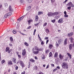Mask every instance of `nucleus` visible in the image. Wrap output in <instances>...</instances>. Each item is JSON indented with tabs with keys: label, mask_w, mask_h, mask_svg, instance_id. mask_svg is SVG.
Masks as SVG:
<instances>
[{
	"label": "nucleus",
	"mask_w": 74,
	"mask_h": 74,
	"mask_svg": "<svg viewBox=\"0 0 74 74\" xmlns=\"http://www.w3.org/2000/svg\"><path fill=\"white\" fill-rule=\"evenodd\" d=\"M51 66H52V67H54L55 66L54 64H51Z\"/></svg>",
	"instance_id": "13d9d810"
},
{
	"label": "nucleus",
	"mask_w": 74,
	"mask_h": 74,
	"mask_svg": "<svg viewBox=\"0 0 74 74\" xmlns=\"http://www.w3.org/2000/svg\"><path fill=\"white\" fill-rule=\"evenodd\" d=\"M58 55V52H56L54 54V58H57Z\"/></svg>",
	"instance_id": "f3484780"
},
{
	"label": "nucleus",
	"mask_w": 74,
	"mask_h": 74,
	"mask_svg": "<svg viewBox=\"0 0 74 74\" xmlns=\"http://www.w3.org/2000/svg\"><path fill=\"white\" fill-rule=\"evenodd\" d=\"M67 55H68V56L69 57V58L70 59H71V55L70 54V53H67Z\"/></svg>",
	"instance_id": "393cba45"
},
{
	"label": "nucleus",
	"mask_w": 74,
	"mask_h": 74,
	"mask_svg": "<svg viewBox=\"0 0 74 74\" xmlns=\"http://www.w3.org/2000/svg\"><path fill=\"white\" fill-rule=\"evenodd\" d=\"M48 42H49V40H47L46 41V44H48Z\"/></svg>",
	"instance_id": "680f3d73"
},
{
	"label": "nucleus",
	"mask_w": 74,
	"mask_h": 74,
	"mask_svg": "<svg viewBox=\"0 0 74 74\" xmlns=\"http://www.w3.org/2000/svg\"><path fill=\"white\" fill-rule=\"evenodd\" d=\"M4 5L6 7H8V4L7 3H5Z\"/></svg>",
	"instance_id": "c9c22d12"
},
{
	"label": "nucleus",
	"mask_w": 74,
	"mask_h": 74,
	"mask_svg": "<svg viewBox=\"0 0 74 74\" xmlns=\"http://www.w3.org/2000/svg\"><path fill=\"white\" fill-rule=\"evenodd\" d=\"M55 19H53L51 21V22H52V23H55Z\"/></svg>",
	"instance_id": "ea45409f"
},
{
	"label": "nucleus",
	"mask_w": 74,
	"mask_h": 74,
	"mask_svg": "<svg viewBox=\"0 0 74 74\" xmlns=\"http://www.w3.org/2000/svg\"><path fill=\"white\" fill-rule=\"evenodd\" d=\"M22 51H22V54L23 56H25V55H26V49H23Z\"/></svg>",
	"instance_id": "0eeeda50"
},
{
	"label": "nucleus",
	"mask_w": 74,
	"mask_h": 74,
	"mask_svg": "<svg viewBox=\"0 0 74 74\" xmlns=\"http://www.w3.org/2000/svg\"><path fill=\"white\" fill-rule=\"evenodd\" d=\"M46 32L47 33H48L49 32V30L48 29H45Z\"/></svg>",
	"instance_id": "c85d7f7f"
},
{
	"label": "nucleus",
	"mask_w": 74,
	"mask_h": 74,
	"mask_svg": "<svg viewBox=\"0 0 74 74\" xmlns=\"http://www.w3.org/2000/svg\"><path fill=\"white\" fill-rule=\"evenodd\" d=\"M43 14V12H38V14L39 15H41Z\"/></svg>",
	"instance_id": "5701e85b"
},
{
	"label": "nucleus",
	"mask_w": 74,
	"mask_h": 74,
	"mask_svg": "<svg viewBox=\"0 0 74 74\" xmlns=\"http://www.w3.org/2000/svg\"><path fill=\"white\" fill-rule=\"evenodd\" d=\"M5 62V60H3L1 61L2 64H3Z\"/></svg>",
	"instance_id": "c03bdc74"
},
{
	"label": "nucleus",
	"mask_w": 74,
	"mask_h": 74,
	"mask_svg": "<svg viewBox=\"0 0 74 74\" xmlns=\"http://www.w3.org/2000/svg\"><path fill=\"white\" fill-rule=\"evenodd\" d=\"M18 28H19V25H17L16 29H18Z\"/></svg>",
	"instance_id": "0e129e2a"
},
{
	"label": "nucleus",
	"mask_w": 74,
	"mask_h": 74,
	"mask_svg": "<svg viewBox=\"0 0 74 74\" xmlns=\"http://www.w3.org/2000/svg\"><path fill=\"white\" fill-rule=\"evenodd\" d=\"M42 58L43 59H45V57H44V56H43V57H42Z\"/></svg>",
	"instance_id": "69168bd1"
},
{
	"label": "nucleus",
	"mask_w": 74,
	"mask_h": 74,
	"mask_svg": "<svg viewBox=\"0 0 74 74\" xmlns=\"http://www.w3.org/2000/svg\"><path fill=\"white\" fill-rule=\"evenodd\" d=\"M32 51H33V53H34V54H38V53H39V51H37L36 50H33L32 49Z\"/></svg>",
	"instance_id": "39448f33"
},
{
	"label": "nucleus",
	"mask_w": 74,
	"mask_h": 74,
	"mask_svg": "<svg viewBox=\"0 0 74 74\" xmlns=\"http://www.w3.org/2000/svg\"><path fill=\"white\" fill-rule=\"evenodd\" d=\"M10 40L11 41H13V38H12V37H10Z\"/></svg>",
	"instance_id": "a19ab883"
},
{
	"label": "nucleus",
	"mask_w": 74,
	"mask_h": 74,
	"mask_svg": "<svg viewBox=\"0 0 74 74\" xmlns=\"http://www.w3.org/2000/svg\"><path fill=\"white\" fill-rule=\"evenodd\" d=\"M58 22V23H63L64 22L63 18H60V19H59Z\"/></svg>",
	"instance_id": "6e6552de"
},
{
	"label": "nucleus",
	"mask_w": 74,
	"mask_h": 74,
	"mask_svg": "<svg viewBox=\"0 0 74 74\" xmlns=\"http://www.w3.org/2000/svg\"><path fill=\"white\" fill-rule=\"evenodd\" d=\"M37 69H38L37 66H35V69L36 70H37Z\"/></svg>",
	"instance_id": "603ef678"
},
{
	"label": "nucleus",
	"mask_w": 74,
	"mask_h": 74,
	"mask_svg": "<svg viewBox=\"0 0 74 74\" xmlns=\"http://www.w3.org/2000/svg\"><path fill=\"white\" fill-rule=\"evenodd\" d=\"M13 34H16V32L15 30L13 31Z\"/></svg>",
	"instance_id": "e433bc0d"
},
{
	"label": "nucleus",
	"mask_w": 74,
	"mask_h": 74,
	"mask_svg": "<svg viewBox=\"0 0 74 74\" xmlns=\"http://www.w3.org/2000/svg\"><path fill=\"white\" fill-rule=\"evenodd\" d=\"M71 6H69L67 7V8L68 9V10H70L71 9Z\"/></svg>",
	"instance_id": "58836bf2"
},
{
	"label": "nucleus",
	"mask_w": 74,
	"mask_h": 74,
	"mask_svg": "<svg viewBox=\"0 0 74 74\" xmlns=\"http://www.w3.org/2000/svg\"><path fill=\"white\" fill-rule=\"evenodd\" d=\"M69 39L70 40V41L71 42L73 43V40H74V39L71 37L69 38Z\"/></svg>",
	"instance_id": "dca6fc26"
},
{
	"label": "nucleus",
	"mask_w": 74,
	"mask_h": 74,
	"mask_svg": "<svg viewBox=\"0 0 74 74\" xmlns=\"http://www.w3.org/2000/svg\"><path fill=\"white\" fill-rule=\"evenodd\" d=\"M11 51H12V50H10L8 51V53H10V52H11Z\"/></svg>",
	"instance_id": "864d4df0"
},
{
	"label": "nucleus",
	"mask_w": 74,
	"mask_h": 74,
	"mask_svg": "<svg viewBox=\"0 0 74 74\" xmlns=\"http://www.w3.org/2000/svg\"><path fill=\"white\" fill-rule=\"evenodd\" d=\"M67 44V38H66L64 40V45H66Z\"/></svg>",
	"instance_id": "1a4fd4ad"
},
{
	"label": "nucleus",
	"mask_w": 74,
	"mask_h": 74,
	"mask_svg": "<svg viewBox=\"0 0 74 74\" xmlns=\"http://www.w3.org/2000/svg\"><path fill=\"white\" fill-rule=\"evenodd\" d=\"M12 15V13L11 12H9L7 13H6L4 16V18H7V17L8 18H9L10 17V16H11Z\"/></svg>",
	"instance_id": "f03ea898"
},
{
	"label": "nucleus",
	"mask_w": 74,
	"mask_h": 74,
	"mask_svg": "<svg viewBox=\"0 0 74 74\" xmlns=\"http://www.w3.org/2000/svg\"><path fill=\"white\" fill-rule=\"evenodd\" d=\"M48 16L51 17V16H54L55 15L54 14V13H53L52 12H49L47 14Z\"/></svg>",
	"instance_id": "20e7f679"
},
{
	"label": "nucleus",
	"mask_w": 74,
	"mask_h": 74,
	"mask_svg": "<svg viewBox=\"0 0 74 74\" xmlns=\"http://www.w3.org/2000/svg\"><path fill=\"white\" fill-rule=\"evenodd\" d=\"M38 15H36V16L35 21L37 22V21H38Z\"/></svg>",
	"instance_id": "6ab92c4d"
},
{
	"label": "nucleus",
	"mask_w": 74,
	"mask_h": 74,
	"mask_svg": "<svg viewBox=\"0 0 74 74\" xmlns=\"http://www.w3.org/2000/svg\"><path fill=\"white\" fill-rule=\"evenodd\" d=\"M57 70V69H55L53 70V72H55V71H56Z\"/></svg>",
	"instance_id": "09e8293b"
},
{
	"label": "nucleus",
	"mask_w": 74,
	"mask_h": 74,
	"mask_svg": "<svg viewBox=\"0 0 74 74\" xmlns=\"http://www.w3.org/2000/svg\"><path fill=\"white\" fill-rule=\"evenodd\" d=\"M64 57V56H62V54H60L59 56V57L61 59H62Z\"/></svg>",
	"instance_id": "4468645a"
},
{
	"label": "nucleus",
	"mask_w": 74,
	"mask_h": 74,
	"mask_svg": "<svg viewBox=\"0 0 74 74\" xmlns=\"http://www.w3.org/2000/svg\"><path fill=\"white\" fill-rule=\"evenodd\" d=\"M55 0H51V3H54V2H55Z\"/></svg>",
	"instance_id": "bf43d9fd"
},
{
	"label": "nucleus",
	"mask_w": 74,
	"mask_h": 74,
	"mask_svg": "<svg viewBox=\"0 0 74 74\" xmlns=\"http://www.w3.org/2000/svg\"><path fill=\"white\" fill-rule=\"evenodd\" d=\"M9 11H13V9L11 8V6L10 5L9 7Z\"/></svg>",
	"instance_id": "ddd939ff"
},
{
	"label": "nucleus",
	"mask_w": 74,
	"mask_h": 74,
	"mask_svg": "<svg viewBox=\"0 0 74 74\" xmlns=\"http://www.w3.org/2000/svg\"><path fill=\"white\" fill-rule=\"evenodd\" d=\"M17 55L19 58H21V55H20L18 54V52H17Z\"/></svg>",
	"instance_id": "37998d69"
},
{
	"label": "nucleus",
	"mask_w": 74,
	"mask_h": 74,
	"mask_svg": "<svg viewBox=\"0 0 74 74\" xmlns=\"http://www.w3.org/2000/svg\"><path fill=\"white\" fill-rule=\"evenodd\" d=\"M73 47V45L72 44H70L69 45V50H71Z\"/></svg>",
	"instance_id": "9d476101"
},
{
	"label": "nucleus",
	"mask_w": 74,
	"mask_h": 74,
	"mask_svg": "<svg viewBox=\"0 0 74 74\" xmlns=\"http://www.w3.org/2000/svg\"><path fill=\"white\" fill-rule=\"evenodd\" d=\"M9 45L10 46V47H12V44L10 43L9 44Z\"/></svg>",
	"instance_id": "e2e57ef3"
},
{
	"label": "nucleus",
	"mask_w": 74,
	"mask_h": 74,
	"mask_svg": "<svg viewBox=\"0 0 74 74\" xmlns=\"http://www.w3.org/2000/svg\"><path fill=\"white\" fill-rule=\"evenodd\" d=\"M31 9V6H29V7H28L27 8V10L28 11H29V10H30Z\"/></svg>",
	"instance_id": "f704fd0d"
},
{
	"label": "nucleus",
	"mask_w": 74,
	"mask_h": 74,
	"mask_svg": "<svg viewBox=\"0 0 74 74\" xmlns=\"http://www.w3.org/2000/svg\"><path fill=\"white\" fill-rule=\"evenodd\" d=\"M40 21H39L38 23H36H36H35L34 24L35 26H38L39 25V24H40Z\"/></svg>",
	"instance_id": "2f4dec72"
},
{
	"label": "nucleus",
	"mask_w": 74,
	"mask_h": 74,
	"mask_svg": "<svg viewBox=\"0 0 74 74\" xmlns=\"http://www.w3.org/2000/svg\"><path fill=\"white\" fill-rule=\"evenodd\" d=\"M20 64L21 65L22 67H25V64L22 61H19Z\"/></svg>",
	"instance_id": "423d86ee"
},
{
	"label": "nucleus",
	"mask_w": 74,
	"mask_h": 74,
	"mask_svg": "<svg viewBox=\"0 0 74 74\" xmlns=\"http://www.w3.org/2000/svg\"><path fill=\"white\" fill-rule=\"evenodd\" d=\"M32 0H27V1L28 3H30L32 2Z\"/></svg>",
	"instance_id": "49530a36"
},
{
	"label": "nucleus",
	"mask_w": 74,
	"mask_h": 74,
	"mask_svg": "<svg viewBox=\"0 0 74 74\" xmlns=\"http://www.w3.org/2000/svg\"><path fill=\"white\" fill-rule=\"evenodd\" d=\"M60 18V16H55V19H58V18Z\"/></svg>",
	"instance_id": "cd10ccee"
},
{
	"label": "nucleus",
	"mask_w": 74,
	"mask_h": 74,
	"mask_svg": "<svg viewBox=\"0 0 74 74\" xmlns=\"http://www.w3.org/2000/svg\"><path fill=\"white\" fill-rule=\"evenodd\" d=\"M18 69V66H16L15 67V70H17Z\"/></svg>",
	"instance_id": "de8ad7c7"
},
{
	"label": "nucleus",
	"mask_w": 74,
	"mask_h": 74,
	"mask_svg": "<svg viewBox=\"0 0 74 74\" xmlns=\"http://www.w3.org/2000/svg\"><path fill=\"white\" fill-rule=\"evenodd\" d=\"M44 42H43V41H42L41 42V45H44Z\"/></svg>",
	"instance_id": "3c124183"
},
{
	"label": "nucleus",
	"mask_w": 74,
	"mask_h": 74,
	"mask_svg": "<svg viewBox=\"0 0 74 74\" xmlns=\"http://www.w3.org/2000/svg\"><path fill=\"white\" fill-rule=\"evenodd\" d=\"M32 22H33V20H29L28 21V24L29 25H30V23Z\"/></svg>",
	"instance_id": "aec40b11"
},
{
	"label": "nucleus",
	"mask_w": 74,
	"mask_h": 74,
	"mask_svg": "<svg viewBox=\"0 0 74 74\" xmlns=\"http://www.w3.org/2000/svg\"><path fill=\"white\" fill-rule=\"evenodd\" d=\"M74 34V33L73 32H71L68 33L67 34L68 37H70V36H72Z\"/></svg>",
	"instance_id": "9b49d317"
},
{
	"label": "nucleus",
	"mask_w": 74,
	"mask_h": 74,
	"mask_svg": "<svg viewBox=\"0 0 74 74\" xmlns=\"http://www.w3.org/2000/svg\"><path fill=\"white\" fill-rule=\"evenodd\" d=\"M8 64H10V65H12V61L10 60L8 62Z\"/></svg>",
	"instance_id": "412c9836"
},
{
	"label": "nucleus",
	"mask_w": 74,
	"mask_h": 74,
	"mask_svg": "<svg viewBox=\"0 0 74 74\" xmlns=\"http://www.w3.org/2000/svg\"><path fill=\"white\" fill-rule=\"evenodd\" d=\"M52 47H53V45L52 44H50L49 46V48L50 49H51Z\"/></svg>",
	"instance_id": "a211bd4d"
},
{
	"label": "nucleus",
	"mask_w": 74,
	"mask_h": 74,
	"mask_svg": "<svg viewBox=\"0 0 74 74\" xmlns=\"http://www.w3.org/2000/svg\"><path fill=\"white\" fill-rule=\"evenodd\" d=\"M20 2L21 3H23L24 2V0H20Z\"/></svg>",
	"instance_id": "4c0bfd02"
},
{
	"label": "nucleus",
	"mask_w": 74,
	"mask_h": 74,
	"mask_svg": "<svg viewBox=\"0 0 74 74\" xmlns=\"http://www.w3.org/2000/svg\"><path fill=\"white\" fill-rule=\"evenodd\" d=\"M43 49H44L42 47H41L40 49L34 48L32 49V51H34V50H37V51H43Z\"/></svg>",
	"instance_id": "7ed1b4c3"
},
{
	"label": "nucleus",
	"mask_w": 74,
	"mask_h": 74,
	"mask_svg": "<svg viewBox=\"0 0 74 74\" xmlns=\"http://www.w3.org/2000/svg\"><path fill=\"white\" fill-rule=\"evenodd\" d=\"M12 61L14 63H16V58H13L12 59Z\"/></svg>",
	"instance_id": "f8f14e48"
},
{
	"label": "nucleus",
	"mask_w": 74,
	"mask_h": 74,
	"mask_svg": "<svg viewBox=\"0 0 74 74\" xmlns=\"http://www.w3.org/2000/svg\"><path fill=\"white\" fill-rule=\"evenodd\" d=\"M64 16L65 17V18H67L69 17V16L66 14L64 15Z\"/></svg>",
	"instance_id": "79ce46f5"
},
{
	"label": "nucleus",
	"mask_w": 74,
	"mask_h": 74,
	"mask_svg": "<svg viewBox=\"0 0 74 74\" xmlns=\"http://www.w3.org/2000/svg\"><path fill=\"white\" fill-rule=\"evenodd\" d=\"M20 33H21V34H22V35H23V36H24V35H25V34L22 33H21V32H20Z\"/></svg>",
	"instance_id": "6e6d98bb"
},
{
	"label": "nucleus",
	"mask_w": 74,
	"mask_h": 74,
	"mask_svg": "<svg viewBox=\"0 0 74 74\" xmlns=\"http://www.w3.org/2000/svg\"><path fill=\"white\" fill-rule=\"evenodd\" d=\"M23 19V17H21L19 19H18V21H22V19Z\"/></svg>",
	"instance_id": "7c9ffc66"
},
{
	"label": "nucleus",
	"mask_w": 74,
	"mask_h": 74,
	"mask_svg": "<svg viewBox=\"0 0 74 74\" xmlns=\"http://www.w3.org/2000/svg\"><path fill=\"white\" fill-rule=\"evenodd\" d=\"M27 15V14H26L23 16H22V17H23V18H24V17H25V16H26Z\"/></svg>",
	"instance_id": "052dcab7"
},
{
	"label": "nucleus",
	"mask_w": 74,
	"mask_h": 74,
	"mask_svg": "<svg viewBox=\"0 0 74 74\" xmlns=\"http://www.w3.org/2000/svg\"><path fill=\"white\" fill-rule=\"evenodd\" d=\"M9 49H10V48L8 47H6V49L5 52H8V51H9Z\"/></svg>",
	"instance_id": "c756f323"
},
{
	"label": "nucleus",
	"mask_w": 74,
	"mask_h": 74,
	"mask_svg": "<svg viewBox=\"0 0 74 74\" xmlns=\"http://www.w3.org/2000/svg\"><path fill=\"white\" fill-rule=\"evenodd\" d=\"M31 27H32V26H29V27H27V29H30V28H31Z\"/></svg>",
	"instance_id": "5fc2aeb1"
},
{
	"label": "nucleus",
	"mask_w": 74,
	"mask_h": 74,
	"mask_svg": "<svg viewBox=\"0 0 74 74\" xmlns=\"http://www.w3.org/2000/svg\"><path fill=\"white\" fill-rule=\"evenodd\" d=\"M63 41V39H61L60 40H59L58 41V43L60 44V43L61 42H62Z\"/></svg>",
	"instance_id": "4be33fe9"
},
{
	"label": "nucleus",
	"mask_w": 74,
	"mask_h": 74,
	"mask_svg": "<svg viewBox=\"0 0 74 74\" xmlns=\"http://www.w3.org/2000/svg\"><path fill=\"white\" fill-rule=\"evenodd\" d=\"M56 46L57 47H59V44H58V42H56Z\"/></svg>",
	"instance_id": "72a5a7b5"
},
{
	"label": "nucleus",
	"mask_w": 74,
	"mask_h": 74,
	"mask_svg": "<svg viewBox=\"0 0 74 74\" xmlns=\"http://www.w3.org/2000/svg\"><path fill=\"white\" fill-rule=\"evenodd\" d=\"M52 56V53L51 52H50L49 53V58H51Z\"/></svg>",
	"instance_id": "bb28decb"
},
{
	"label": "nucleus",
	"mask_w": 74,
	"mask_h": 74,
	"mask_svg": "<svg viewBox=\"0 0 74 74\" xmlns=\"http://www.w3.org/2000/svg\"><path fill=\"white\" fill-rule=\"evenodd\" d=\"M59 12H54V15H58V14H59Z\"/></svg>",
	"instance_id": "b1692460"
},
{
	"label": "nucleus",
	"mask_w": 74,
	"mask_h": 74,
	"mask_svg": "<svg viewBox=\"0 0 74 74\" xmlns=\"http://www.w3.org/2000/svg\"><path fill=\"white\" fill-rule=\"evenodd\" d=\"M25 74V71H24L21 74Z\"/></svg>",
	"instance_id": "338daca9"
},
{
	"label": "nucleus",
	"mask_w": 74,
	"mask_h": 74,
	"mask_svg": "<svg viewBox=\"0 0 74 74\" xmlns=\"http://www.w3.org/2000/svg\"><path fill=\"white\" fill-rule=\"evenodd\" d=\"M47 23H45L43 25V26H47Z\"/></svg>",
	"instance_id": "8fccbe9b"
},
{
	"label": "nucleus",
	"mask_w": 74,
	"mask_h": 74,
	"mask_svg": "<svg viewBox=\"0 0 74 74\" xmlns=\"http://www.w3.org/2000/svg\"><path fill=\"white\" fill-rule=\"evenodd\" d=\"M24 44L26 45V46H29V45H28V43H27V42H25L24 43Z\"/></svg>",
	"instance_id": "a18cd8bd"
},
{
	"label": "nucleus",
	"mask_w": 74,
	"mask_h": 74,
	"mask_svg": "<svg viewBox=\"0 0 74 74\" xmlns=\"http://www.w3.org/2000/svg\"><path fill=\"white\" fill-rule=\"evenodd\" d=\"M30 62H35V60H34L33 59H31L30 60Z\"/></svg>",
	"instance_id": "473e14b6"
},
{
	"label": "nucleus",
	"mask_w": 74,
	"mask_h": 74,
	"mask_svg": "<svg viewBox=\"0 0 74 74\" xmlns=\"http://www.w3.org/2000/svg\"><path fill=\"white\" fill-rule=\"evenodd\" d=\"M72 4L73 3H72V2H70L68 3L67 4V5H68V6H70V7H71Z\"/></svg>",
	"instance_id": "2eb2a0df"
},
{
	"label": "nucleus",
	"mask_w": 74,
	"mask_h": 74,
	"mask_svg": "<svg viewBox=\"0 0 74 74\" xmlns=\"http://www.w3.org/2000/svg\"><path fill=\"white\" fill-rule=\"evenodd\" d=\"M49 52V49L46 50L45 51V53H46V54H47V53H48Z\"/></svg>",
	"instance_id": "a878e982"
},
{
	"label": "nucleus",
	"mask_w": 74,
	"mask_h": 74,
	"mask_svg": "<svg viewBox=\"0 0 74 74\" xmlns=\"http://www.w3.org/2000/svg\"><path fill=\"white\" fill-rule=\"evenodd\" d=\"M67 0H66L65 1L63 2V3L64 4L65 3H66V2L67 1Z\"/></svg>",
	"instance_id": "4d7b16f0"
},
{
	"label": "nucleus",
	"mask_w": 74,
	"mask_h": 74,
	"mask_svg": "<svg viewBox=\"0 0 74 74\" xmlns=\"http://www.w3.org/2000/svg\"><path fill=\"white\" fill-rule=\"evenodd\" d=\"M62 67L64 69H67L68 68V64L66 62H63L62 65Z\"/></svg>",
	"instance_id": "f257e3e1"
},
{
	"label": "nucleus",
	"mask_w": 74,
	"mask_h": 74,
	"mask_svg": "<svg viewBox=\"0 0 74 74\" xmlns=\"http://www.w3.org/2000/svg\"><path fill=\"white\" fill-rule=\"evenodd\" d=\"M71 7H73V8H74V5H72V6H71Z\"/></svg>",
	"instance_id": "774afa93"
}]
</instances>
